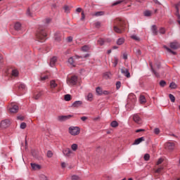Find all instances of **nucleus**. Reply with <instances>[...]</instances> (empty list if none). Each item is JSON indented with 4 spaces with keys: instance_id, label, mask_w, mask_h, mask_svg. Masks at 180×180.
I'll return each instance as SVG.
<instances>
[{
    "instance_id": "34",
    "label": "nucleus",
    "mask_w": 180,
    "mask_h": 180,
    "mask_svg": "<svg viewBox=\"0 0 180 180\" xmlns=\"http://www.w3.org/2000/svg\"><path fill=\"white\" fill-rule=\"evenodd\" d=\"M58 122H65V115H60L58 117Z\"/></svg>"
},
{
    "instance_id": "57",
    "label": "nucleus",
    "mask_w": 180,
    "mask_h": 180,
    "mask_svg": "<svg viewBox=\"0 0 180 180\" xmlns=\"http://www.w3.org/2000/svg\"><path fill=\"white\" fill-rule=\"evenodd\" d=\"M164 161V160H162V158H160L158 162H157V165H160V164H162V162Z\"/></svg>"
},
{
    "instance_id": "2",
    "label": "nucleus",
    "mask_w": 180,
    "mask_h": 180,
    "mask_svg": "<svg viewBox=\"0 0 180 180\" xmlns=\"http://www.w3.org/2000/svg\"><path fill=\"white\" fill-rule=\"evenodd\" d=\"M37 39L40 42L46 41V37H47V34L46 33V30L44 27L39 26L36 33Z\"/></svg>"
},
{
    "instance_id": "13",
    "label": "nucleus",
    "mask_w": 180,
    "mask_h": 180,
    "mask_svg": "<svg viewBox=\"0 0 180 180\" xmlns=\"http://www.w3.org/2000/svg\"><path fill=\"white\" fill-rule=\"evenodd\" d=\"M57 63V57L56 56H53L51 58L50 63H49V65L50 67H54V65H56V63Z\"/></svg>"
},
{
    "instance_id": "25",
    "label": "nucleus",
    "mask_w": 180,
    "mask_h": 180,
    "mask_svg": "<svg viewBox=\"0 0 180 180\" xmlns=\"http://www.w3.org/2000/svg\"><path fill=\"white\" fill-rule=\"evenodd\" d=\"M124 43V39L123 38H119L117 41V44L118 46H122Z\"/></svg>"
},
{
    "instance_id": "20",
    "label": "nucleus",
    "mask_w": 180,
    "mask_h": 180,
    "mask_svg": "<svg viewBox=\"0 0 180 180\" xmlns=\"http://www.w3.org/2000/svg\"><path fill=\"white\" fill-rule=\"evenodd\" d=\"M92 16H103V15H105V11H97L93 14H91Z\"/></svg>"
},
{
    "instance_id": "64",
    "label": "nucleus",
    "mask_w": 180,
    "mask_h": 180,
    "mask_svg": "<svg viewBox=\"0 0 180 180\" xmlns=\"http://www.w3.org/2000/svg\"><path fill=\"white\" fill-rule=\"evenodd\" d=\"M95 26L96 27H101V22H96Z\"/></svg>"
},
{
    "instance_id": "51",
    "label": "nucleus",
    "mask_w": 180,
    "mask_h": 180,
    "mask_svg": "<svg viewBox=\"0 0 180 180\" xmlns=\"http://www.w3.org/2000/svg\"><path fill=\"white\" fill-rule=\"evenodd\" d=\"M71 117H74L72 115H65V120H69Z\"/></svg>"
},
{
    "instance_id": "15",
    "label": "nucleus",
    "mask_w": 180,
    "mask_h": 180,
    "mask_svg": "<svg viewBox=\"0 0 180 180\" xmlns=\"http://www.w3.org/2000/svg\"><path fill=\"white\" fill-rule=\"evenodd\" d=\"M81 105H82V101H75L72 104V108H79V106H81Z\"/></svg>"
},
{
    "instance_id": "14",
    "label": "nucleus",
    "mask_w": 180,
    "mask_h": 180,
    "mask_svg": "<svg viewBox=\"0 0 180 180\" xmlns=\"http://www.w3.org/2000/svg\"><path fill=\"white\" fill-rule=\"evenodd\" d=\"M43 96V91H39L37 93H35L34 94V99H35L36 101H37V99H40V98Z\"/></svg>"
},
{
    "instance_id": "60",
    "label": "nucleus",
    "mask_w": 180,
    "mask_h": 180,
    "mask_svg": "<svg viewBox=\"0 0 180 180\" xmlns=\"http://www.w3.org/2000/svg\"><path fill=\"white\" fill-rule=\"evenodd\" d=\"M180 2L175 4L176 11H179Z\"/></svg>"
},
{
    "instance_id": "23",
    "label": "nucleus",
    "mask_w": 180,
    "mask_h": 180,
    "mask_svg": "<svg viewBox=\"0 0 180 180\" xmlns=\"http://www.w3.org/2000/svg\"><path fill=\"white\" fill-rule=\"evenodd\" d=\"M22 27V24L20 22H16L14 25L15 30L19 31Z\"/></svg>"
},
{
    "instance_id": "31",
    "label": "nucleus",
    "mask_w": 180,
    "mask_h": 180,
    "mask_svg": "<svg viewBox=\"0 0 180 180\" xmlns=\"http://www.w3.org/2000/svg\"><path fill=\"white\" fill-rule=\"evenodd\" d=\"M98 44H99V46H103V44H105V39L100 38L98 41H97Z\"/></svg>"
},
{
    "instance_id": "22",
    "label": "nucleus",
    "mask_w": 180,
    "mask_h": 180,
    "mask_svg": "<svg viewBox=\"0 0 180 180\" xmlns=\"http://www.w3.org/2000/svg\"><path fill=\"white\" fill-rule=\"evenodd\" d=\"M164 49H165V50H167L168 53H171L172 54H173V56H176V52L172 51V49L168 48V46H164Z\"/></svg>"
},
{
    "instance_id": "49",
    "label": "nucleus",
    "mask_w": 180,
    "mask_h": 180,
    "mask_svg": "<svg viewBox=\"0 0 180 180\" xmlns=\"http://www.w3.org/2000/svg\"><path fill=\"white\" fill-rule=\"evenodd\" d=\"M112 92L108 91V90H104L103 91V95H110Z\"/></svg>"
},
{
    "instance_id": "29",
    "label": "nucleus",
    "mask_w": 180,
    "mask_h": 180,
    "mask_svg": "<svg viewBox=\"0 0 180 180\" xmlns=\"http://www.w3.org/2000/svg\"><path fill=\"white\" fill-rule=\"evenodd\" d=\"M11 75L13 77H18V75H19V71H18V70H13L11 72Z\"/></svg>"
},
{
    "instance_id": "30",
    "label": "nucleus",
    "mask_w": 180,
    "mask_h": 180,
    "mask_svg": "<svg viewBox=\"0 0 180 180\" xmlns=\"http://www.w3.org/2000/svg\"><path fill=\"white\" fill-rule=\"evenodd\" d=\"M169 88H171V89H176V88H178V86L176 85V84H175V82H172L169 84Z\"/></svg>"
},
{
    "instance_id": "43",
    "label": "nucleus",
    "mask_w": 180,
    "mask_h": 180,
    "mask_svg": "<svg viewBox=\"0 0 180 180\" xmlns=\"http://www.w3.org/2000/svg\"><path fill=\"white\" fill-rule=\"evenodd\" d=\"M169 99L171 101V102H175V96L172 94H169Z\"/></svg>"
},
{
    "instance_id": "33",
    "label": "nucleus",
    "mask_w": 180,
    "mask_h": 180,
    "mask_svg": "<svg viewBox=\"0 0 180 180\" xmlns=\"http://www.w3.org/2000/svg\"><path fill=\"white\" fill-rule=\"evenodd\" d=\"M71 148H72V151H77V150H78V145L77 143H73L71 146Z\"/></svg>"
},
{
    "instance_id": "63",
    "label": "nucleus",
    "mask_w": 180,
    "mask_h": 180,
    "mask_svg": "<svg viewBox=\"0 0 180 180\" xmlns=\"http://www.w3.org/2000/svg\"><path fill=\"white\" fill-rule=\"evenodd\" d=\"M45 22L47 25L51 22V18H46Z\"/></svg>"
},
{
    "instance_id": "9",
    "label": "nucleus",
    "mask_w": 180,
    "mask_h": 180,
    "mask_svg": "<svg viewBox=\"0 0 180 180\" xmlns=\"http://www.w3.org/2000/svg\"><path fill=\"white\" fill-rule=\"evenodd\" d=\"M121 72L124 75V77H127V78H130V72H129V69L123 67L121 68Z\"/></svg>"
},
{
    "instance_id": "24",
    "label": "nucleus",
    "mask_w": 180,
    "mask_h": 180,
    "mask_svg": "<svg viewBox=\"0 0 180 180\" xmlns=\"http://www.w3.org/2000/svg\"><path fill=\"white\" fill-rule=\"evenodd\" d=\"M139 101L141 103H146V102H147V100L146 99V96L143 95L140 96Z\"/></svg>"
},
{
    "instance_id": "55",
    "label": "nucleus",
    "mask_w": 180,
    "mask_h": 180,
    "mask_svg": "<svg viewBox=\"0 0 180 180\" xmlns=\"http://www.w3.org/2000/svg\"><path fill=\"white\" fill-rule=\"evenodd\" d=\"M27 16H29V18H32V13H30V9H27Z\"/></svg>"
},
{
    "instance_id": "28",
    "label": "nucleus",
    "mask_w": 180,
    "mask_h": 180,
    "mask_svg": "<svg viewBox=\"0 0 180 180\" xmlns=\"http://www.w3.org/2000/svg\"><path fill=\"white\" fill-rule=\"evenodd\" d=\"M64 100L66 101V102H70V101H71V95L65 94L64 96Z\"/></svg>"
},
{
    "instance_id": "18",
    "label": "nucleus",
    "mask_w": 180,
    "mask_h": 180,
    "mask_svg": "<svg viewBox=\"0 0 180 180\" xmlns=\"http://www.w3.org/2000/svg\"><path fill=\"white\" fill-rule=\"evenodd\" d=\"M150 70H151L152 72H153V74L155 75V77H160V73H158V72H157V70H154L152 63H150Z\"/></svg>"
},
{
    "instance_id": "36",
    "label": "nucleus",
    "mask_w": 180,
    "mask_h": 180,
    "mask_svg": "<svg viewBox=\"0 0 180 180\" xmlns=\"http://www.w3.org/2000/svg\"><path fill=\"white\" fill-rule=\"evenodd\" d=\"M94 98V95L92 94V93H89L88 95H87V101H89L90 102L92 101V99Z\"/></svg>"
},
{
    "instance_id": "7",
    "label": "nucleus",
    "mask_w": 180,
    "mask_h": 180,
    "mask_svg": "<svg viewBox=\"0 0 180 180\" xmlns=\"http://www.w3.org/2000/svg\"><path fill=\"white\" fill-rule=\"evenodd\" d=\"M133 120L136 123V124H143V120L139 115V114H135L133 115Z\"/></svg>"
},
{
    "instance_id": "42",
    "label": "nucleus",
    "mask_w": 180,
    "mask_h": 180,
    "mask_svg": "<svg viewBox=\"0 0 180 180\" xmlns=\"http://www.w3.org/2000/svg\"><path fill=\"white\" fill-rule=\"evenodd\" d=\"M131 39H132L133 40H135L136 41H140V38L136 35H131Z\"/></svg>"
},
{
    "instance_id": "16",
    "label": "nucleus",
    "mask_w": 180,
    "mask_h": 180,
    "mask_svg": "<svg viewBox=\"0 0 180 180\" xmlns=\"http://www.w3.org/2000/svg\"><path fill=\"white\" fill-rule=\"evenodd\" d=\"M31 167L32 168V169H34V171H37V169H40L41 168V166L36 163H31Z\"/></svg>"
},
{
    "instance_id": "32",
    "label": "nucleus",
    "mask_w": 180,
    "mask_h": 180,
    "mask_svg": "<svg viewBox=\"0 0 180 180\" xmlns=\"http://www.w3.org/2000/svg\"><path fill=\"white\" fill-rule=\"evenodd\" d=\"M89 49H90V48L88 45H85L82 47V51H84V52L89 51Z\"/></svg>"
},
{
    "instance_id": "59",
    "label": "nucleus",
    "mask_w": 180,
    "mask_h": 180,
    "mask_svg": "<svg viewBox=\"0 0 180 180\" xmlns=\"http://www.w3.org/2000/svg\"><path fill=\"white\" fill-rule=\"evenodd\" d=\"M155 134H160V129L158 128H155L154 129Z\"/></svg>"
},
{
    "instance_id": "61",
    "label": "nucleus",
    "mask_w": 180,
    "mask_h": 180,
    "mask_svg": "<svg viewBox=\"0 0 180 180\" xmlns=\"http://www.w3.org/2000/svg\"><path fill=\"white\" fill-rule=\"evenodd\" d=\"M79 179V177L77 175H74V176H72V180H77Z\"/></svg>"
},
{
    "instance_id": "5",
    "label": "nucleus",
    "mask_w": 180,
    "mask_h": 180,
    "mask_svg": "<svg viewBox=\"0 0 180 180\" xmlns=\"http://www.w3.org/2000/svg\"><path fill=\"white\" fill-rule=\"evenodd\" d=\"M63 154L67 158H70L74 153L72 150L70 149V148H65L63 150Z\"/></svg>"
},
{
    "instance_id": "53",
    "label": "nucleus",
    "mask_w": 180,
    "mask_h": 180,
    "mask_svg": "<svg viewBox=\"0 0 180 180\" xmlns=\"http://www.w3.org/2000/svg\"><path fill=\"white\" fill-rule=\"evenodd\" d=\"M163 169H164V168H163L162 167L158 168V169L155 170L156 174H160V173L161 172V171H162Z\"/></svg>"
},
{
    "instance_id": "11",
    "label": "nucleus",
    "mask_w": 180,
    "mask_h": 180,
    "mask_svg": "<svg viewBox=\"0 0 180 180\" xmlns=\"http://www.w3.org/2000/svg\"><path fill=\"white\" fill-rule=\"evenodd\" d=\"M19 111V106L16 105H13L12 107L9 109L10 113H18Z\"/></svg>"
},
{
    "instance_id": "39",
    "label": "nucleus",
    "mask_w": 180,
    "mask_h": 180,
    "mask_svg": "<svg viewBox=\"0 0 180 180\" xmlns=\"http://www.w3.org/2000/svg\"><path fill=\"white\" fill-rule=\"evenodd\" d=\"M159 84L160 86H162V88H164V86L167 85V82H165V80H161Z\"/></svg>"
},
{
    "instance_id": "58",
    "label": "nucleus",
    "mask_w": 180,
    "mask_h": 180,
    "mask_svg": "<svg viewBox=\"0 0 180 180\" xmlns=\"http://www.w3.org/2000/svg\"><path fill=\"white\" fill-rule=\"evenodd\" d=\"M175 15L177 17L179 20L180 19L179 10H176Z\"/></svg>"
},
{
    "instance_id": "47",
    "label": "nucleus",
    "mask_w": 180,
    "mask_h": 180,
    "mask_svg": "<svg viewBox=\"0 0 180 180\" xmlns=\"http://www.w3.org/2000/svg\"><path fill=\"white\" fill-rule=\"evenodd\" d=\"M39 178H40V180H49V179H47V176H46V175H44V174H41V175L39 176Z\"/></svg>"
},
{
    "instance_id": "12",
    "label": "nucleus",
    "mask_w": 180,
    "mask_h": 180,
    "mask_svg": "<svg viewBox=\"0 0 180 180\" xmlns=\"http://www.w3.org/2000/svg\"><path fill=\"white\" fill-rule=\"evenodd\" d=\"M145 139L143 136L136 139L134 142L132 143V146H138V144H140L142 141H144Z\"/></svg>"
},
{
    "instance_id": "38",
    "label": "nucleus",
    "mask_w": 180,
    "mask_h": 180,
    "mask_svg": "<svg viewBox=\"0 0 180 180\" xmlns=\"http://www.w3.org/2000/svg\"><path fill=\"white\" fill-rule=\"evenodd\" d=\"M119 63V58L117 57L114 58L113 67H116Z\"/></svg>"
},
{
    "instance_id": "56",
    "label": "nucleus",
    "mask_w": 180,
    "mask_h": 180,
    "mask_svg": "<svg viewBox=\"0 0 180 180\" xmlns=\"http://www.w3.org/2000/svg\"><path fill=\"white\" fill-rule=\"evenodd\" d=\"M136 56H141V50L139 49H136Z\"/></svg>"
},
{
    "instance_id": "1",
    "label": "nucleus",
    "mask_w": 180,
    "mask_h": 180,
    "mask_svg": "<svg viewBox=\"0 0 180 180\" xmlns=\"http://www.w3.org/2000/svg\"><path fill=\"white\" fill-rule=\"evenodd\" d=\"M113 30L120 34L123 33L126 30V21L122 18H116L114 21Z\"/></svg>"
},
{
    "instance_id": "50",
    "label": "nucleus",
    "mask_w": 180,
    "mask_h": 180,
    "mask_svg": "<svg viewBox=\"0 0 180 180\" xmlns=\"http://www.w3.org/2000/svg\"><path fill=\"white\" fill-rule=\"evenodd\" d=\"M120 86H122V83L120 82H116V88L117 89H120Z\"/></svg>"
},
{
    "instance_id": "52",
    "label": "nucleus",
    "mask_w": 180,
    "mask_h": 180,
    "mask_svg": "<svg viewBox=\"0 0 180 180\" xmlns=\"http://www.w3.org/2000/svg\"><path fill=\"white\" fill-rule=\"evenodd\" d=\"M27 124L25 122H22L20 125V129H25V128L26 127Z\"/></svg>"
},
{
    "instance_id": "8",
    "label": "nucleus",
    "mask_w": 180,
    "mask_h": 180,
    "mask_svg": "<svg viewBox=\"0 0 180 180\" xmlns=\"http://www.w3.org/2000/svg\"><path fill=\"white\" fill-rule=\"evenodd\" d=\"M165 148L167 150H169V151H172V150L175 148V143L172 142H167L165 143Z\"/></svg>"
},
{
    "instance_id": "26",
    "label": "nucleus",
    "mask_w": 180,
    "mask_h": 180,
    "mask_svg": "<svg viewBox=\"0 0 180 180\" xmlns=\"http://www.w3.org/2000/svg\"><path fill=\"white\" fill-rule=\"evenodd\" d=\"M110 126L111 127H117V126H119V123L117 122V121L114 120L110 123Z\"/></svg>"
},
{
    "instance_id": "37",
    "label": "nucleus",
    "mask_w": 180,
    "mask_h": 180,
    "mask_svg": "<svg viewBox=\"0 0 180 180\" xmlns=\"http://www.w3.org/2000/svg\"><path fill=\"white\" fill-rule=\"evenodd\" d=\"M103 77L105 79H109V78H110V72H105L103 74Z\"/></svg>"
},
{
    "instance_id": "44",
    "label": "nucleus",
    "mask_w": 180,
    "mask_h": 180,
    "mask_svg": "<svg viewBox=\"0 0 180 180\" xmlns=\"http://www.w3.org/2000/svg\"><path fill=\"white\" fill-rule=\"evenodd\" d=\"M46 155L48 158H51V157H53V152H51V150H48Z\"/></svg>"
},
{
    "instance_id": "6",
    "label": "nucleus",
    "mask_w": 180,
    "mask_h": 180,
    "mask_svg": "<svg viewBox=\"0 0 180 180\" xmlns=\"http://www.w3.org/2000/svg\"><path fill=\"white\" fill-rule=\"evenodd\" d=\"M9 126H11V121L9 120H4L0 124V127H1V129H6L7 127H9Z\"/></svg>"
},
{
    "instance_id": "19",
    "label": "nucleus",
    "mask_w": 180,
    "mask_h": 180,
    "mask_svg": "<svg viewBox=\"0 0 180 180\" xmlns=\"http://www.w3.org/2000/svg\"><path fill=\"white\" fill-rule=\"evenodd\" d=\"M96 91L97 95H98V96H102L103 92V90H102V88H101L99 86L96 87Z\"/></svg>"
},
{
    "instance_id": "41",
    "label": "nucleus",
    "mask_w": 180,
    "mask_h": 180,
    "mask_svg": "<svg viewBox=\"0 0 180 180\" xmlns=\"http://www.w3.org/2000/svg\"><path fill=\"white\" fill-rule=\"evenodd\" d=\"M143 159L145 161H149L150 160V154L146 153L143 156Z\"/></svg>"
},
{
    "instance_id": "48",
    "label": "nucleus",
    "mask_w": 180,
    "mask_h": 180,
    "mask_svg": "<svg viewBox=\"0 0 180 180\" xmlns=\"http://www.w3.org/2000/svg\"><path fill=\"white\" fill-rule=\"evenodd\" d=\"M123 2V0H118L112 4V6H116V5H119V4H122Z\"/></svg>"
},
{
    "instance_id": "62",
    "label": "nucleus",
    "mask_w": 180,
    "mask_h": 180,
    "mask_svg": "<svg viewBox=\"0 0 180 180\" xmlns=\"http://www.w3.org/2000/svg\"><path fill=\"white\" fill-rule=\"evenodd\" d=\"M67 41L68 43H71V41H72V37H68Z\"/></svg>"
},
{
    "instance_id": "40",
    "label": "nucleus",
    "mask_w": 180,
    "mask_h": 180,
    "mask_svg": "<svg viewBox=\"0 0 180 180\" xmlns=\"http://www.w3.org/2000/svg\"><path fill=\"white\" fill-rule=\"evenodd\" d=\"M63 9H64L65 13H70V6H64Z\"/></svg>"
},
{
    "instance_id": "45",
    "label": "nucleus",
    "mask_w": 180,
    "mask_h": 180,
    "mask_svg": "<svg viewBox=\"0 0 180 180\" xmlns=\"http://www.w3.org/2000/svg\"><path fill=\"white\" fill-rule=\"evenodd\" d=\"M144 16H147V17L151 16V11H146L144 12Z\"/></svg>"
},
{
    "instance_id": "27",
    "label": "nucleus",
    "mask_w": 180,
    "mask_h": 180,
    "mask_svg": "<svg viewBox=\"0 0 180 180\" xmlns=\"http://www.w3.org/2000/svg\"><path fill=\"white\" fill-rule=\"evenodd\" d=\"M50 86H51V89L56 88V86H57V83H56V81L51 80V83H50Z\"/></svg>"
},
{
    "instance_id": "21",
    "label": "nucleus",
    "mask_w": 180,
    "mask_h": 180,
    "mask_svg": "<svg viewBox=\"0 0 180 180\" xmlns=\"http://www.w3.org/2000/svg\"><path fill=\"white\" fill-rule=\"evenodd\" d=\"M68 61L69 64H70V65H72V67H76L74 58H72V57L69 58Z\"/></svg>"
},
{
    "instance_id": "46",
    "label": "nucleus",
    "mask_w": 180,
    "mask_h": 180,
    "mask_svg": "<svg viewBox=\"0 0 180 180\" xmlns=\"http://www.w3.org/2000/svg\"><path fill=\"white\" fill-rule=\"evenodd\" d=\"M159 32H160V34H165V28L160 27L159 30Z\"/></svg>"
},
{
    "instance_id": "54",
    "label": "nucleus",
    "mask_w": 180,
    "mask_h": 180,
    "mask_svg": "<svg viewBox=\"0 0 180 180\" xmlns=\"http://www.w3.org/2000/svg\"><path fill=\"white\" fill-rule=\"evenodd\" d=\"M18 88H19V89H26V85L21 84H20Z\"/></svg>"
},
{
    "instance_id": "17",
    "label": "nucleus",
    "mask_w": 180,
    "mask_h": 180,
    "mask_svg": "<svg viewBox=\"0 0 180 180\" xmlns=\"http://www.w3.org/2000/svg\"><path fill=\"white\" fill-rule=\"evenodd\" d=\"M152 33H153L154 36H157L158 34V30H157V25H154L151 27Z\"/></svg>"
},
{
    "instance_id": "10",
    "label": "nucleus",
    "mask_w": 180,
    "mask_h": 180,
    "mask_svg": "<svg viewBox=\"0 0 180 180\" xmlns=\"http://www.w3.org/2000/svg\"><path fill=\"white\" fill-rule=\"evenodd\" d=\"M180 44L179 43L176 41L171 42L170 43V48L172 49V50H178L179 49Z\"/></svg>"
},
{
    "instance_id": "35",
    "label": "nucleus",
    "mask_w": 180,
    "mask_h": 180,
    "mask_svg": "<svg viewBox=\"0 0 180 180\" xmlns=\"http://www.w3.org/2000/svg\"><path fill=\"white\" fill-rule=\"evenodd\" d=\"M55 40H56V41H61V35L56 33L55 34Z\"/></svg>"
},
{
    "instance_id": "4",
    "label": "nucleus",
    "mask_w": 180,
    "mask_h": 180,
    "mask_svg": "<svg viewBox=\"0 0 180 180\" xmlns=\"http://www.w3.org/2000/svg\"><path fill=\"white\" fill-rule=\"evenodd\" d=\"M77 82H78V77L76 75L67 79V83L70 84V85H77Z\"/></svg>"
},
{
    "instance_id": "3",
    "label": "nucleus",
    "mask_w": 180,
    "mask_h": 180,
    "mask_svg": "<svg viewBox=\"0 0 180 180\" xmlns=\"http://www.w3.org/2000/svg\"><path fill=\"white\" fill-rule=\"evenodd\" d=\"M81 131V129L78 127H69V133L72 136H78Z\"/></svg>"
}]
</instances>
